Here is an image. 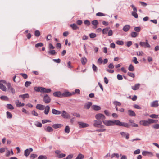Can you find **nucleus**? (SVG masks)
I'll use <instances>...</instances> for the list:
<instances>
[{"instance_id":"nucleus-1","label":"nucleus","mask_w":159,"mask_h":159,"mask_svg":"<svg viewBox=\"0 0 159 159\" xmlns=\"http://www.w3.org/2000/svg\"><path fill=\"white\" fill-rule=\"evenodd\" d=\"M116 120H104L102 121L103 124L106 126H113L116 125Z\"/></svg>"},{"instance_id":"nucleus-2","label":"nucleus","mask_w":159,"mask_h":159,"mask_svg":"<svg viewBox=\"0 0 159 159\" xmlns=\"http://www.w3.org/2000/svg\"><path fill=\"white\" fill-rule=\"evenodd\" d=\"M41 96L43 98V101L46 104H48L51 102L50 97L47 94H42Z\"/></svg>"},{"instance_id":"nucleus-3","label":"nucleus","mask_w":159,"mask_h":159,"mask_svg":"<svg viewBox=\"0 0 159 159\" xmlns=\"http://www.w3.org/2000/svg\"><path fill=\"white\" fill-rule=\"evenodd\" d=\"M116 125L119 126L124 127L126 128H129L130 125L128 124L127 123L124 122H121L119 120H116Z\"/></svg>"},{"instance_id":"nucleus-4","label":"nucleus","mask_w":159,"mask_h":159,"mask_svg":"<svg viewBox=\"0 0 159 159\" xmlns=\"http://www.w3.org/2000/svg\"><path fill=\"white\" fill-rule=\"evenodd\" d=\"M6 86L7 88V91L12 94H14L15 93L16 91L15 89L11 86V84L10 83H7L6 84Z\"/></svg>"},{"instance_id":"nucleus-5","label":"nucleus","mask_w":159,"mask_h":159,"mask_svg":"<svg viewBox=\"0 0 159 159\" xmlns=\"http://www.w3.org/2000/svg\"><path fill=\"white\" fill-rule=\"evenodd\" d=\"M139 45L142 47L144 48H150L151 47L150 45L148 43V40H146L145 42H140Z\"/></svg>"},{"instance_id":"nucleus-6","label":"nucleus","mask_w":159,"mask_h":159,"mask_svg":"<svg viewBox=\"0 0 159 159\" xmlns=\"http://www.w3.org/2000/svg\"><path fill=\"white\" fill-rule=\"evenodd\" d=\"M102 122L101 120H94L93 125L96 127L102 128L104 127L103 125H102Z\"/></svg>"},{"instance_id":"nucleus-7","label":"nucleus","mask_w":159,"mask_h":159,"mask_svg":"<svg viewBox=\"0 0 159 159\" xmlns=\"http://www.w3.org/2000/svg\"><path fill=\"white\" fill-rule=\"evenodd\" d=\"M61 152V151L59 150H57L55 151V153L57 155V157L59 158H63L66 156V154H60Z\"/></svg>"},{"instance_id":"nucleus-8","label":"nucleus","mask_w":159,"mask_h":159,"mask_svg":"<svg viewBox=\"0 0 159 159\" xmlns=\"http://www.w3.org/2000/svg\"><path fill=\"white\" fill-rule=\"evenodd\" d=\"M95 117L97 120L102 119L104 120L106 118L105 116L101 113H99L95 116Z\"/></svg>"},{"instance_id":"nucleus-9","label":"nucleus","mask_w":159,"mask_h":159,"mask_svg":"<svg viewBox=\"0 0 159 159\" xmlns=\"http://www.w3.org/2000/svg\"><path fill=\"white\" fill-rule=\"evenodd\" d=\"M61 116L62 117L65 119H68L70 118V115L66 112L65 111H63L61 112Z\"/></svg>"},{"instance_id":"nucleus-10","label":"nucleus","mask_w":159,"mask_h":159,"mask_svg":"<svg viewBox=\"0 0 159 159\" xmlns=\"http://www.w3.org/2000/svg\"><path fill=\"white\" fill-rule=\"evenodd\" d=\"M120 134L121 135L122 137L125 138L126 139H128L129 138V134L128 133L122 132H120Z\"/></svg>"},{"instance_id":"nucleus-11","label":"nucleus","mask_w":159,"mask_h":159,"mask_svg":"<svg viewBox=\"0 0 159 159\" xmlns=\"http://www.w3.org/2000/svg\"><path fill=\"white\" fill-rule=\"evenodd\" d=\"M142 154L144 156L148 155L150 157H152L154 156V154L152 152L146 151H143L142 152Z\"/></svg>"},{"instance_id":"nucleus-12","label":"nucleus","mask_w":159,"mask_h":159,"mask_svg":"<svg viewBox=\"0 0 159 159\" xmlns=\"http://www.w3.org/2000/svg\"><path fill=\"white\" fill-rule=\"evenodd\" d=\"M33 150L32 148H30L25 150L24 152V155L26 157L28 156L30 153Z\"/></svg>"},{"instance_id":"nucleus-13","label":"nucleus","mask_w":159,"mask_h":159,"mask_svg":"<svg viewBox=\"0 0 159 159\" xmlns=\"http://www.w3.org/2000/svg\"><path fill=\"white\" fill-rule=\"evenodd\" d=\"M139 123L140 125L144 126H148L149 125L148 120H141Z\"/></svg>"},{"instance_id":"nucleus-14","label":"nucleus","mask_w":159,"mask_h":159,"mask_svg":"<svg viewBox=\"0 0 159 159\" xmlns=\"http://www.w3.org/2000/svg\"><path fill=\"white\" fill-rule=\"evenodd\" d=\"M159 106L158 101L156 100L153 101L151 103V106L153 107H156Z\"/></svg>"},{"instance_id":"nucleus-15","label":"nucleus","mask_w":159,"mask_h":159,"mask_svg":"<svg viewBox=\"0 0 159 159\" xmlns=\"http://www.w3.org/2000/svg\"><path fill=\"white\" fill-rule=\"evenodd\" d=\"M78 124L80 125V128L86 127L89 126V124H88L87 123L82 122H78Z\"/></svg>"},{"instance_id":"nucleus-16","label":"nucleus","mask_w":159,"mask_h":159,"mask_svg":"<svg viewBox=\"0 0 159 159\" xmlns=\"http://www.w3.org/2000/svg\"><path fill=\"white\" fill-rule=\"evenodd\" d=\"M53 95L54 96L60 98L62 97V94L60 91H57L53 93Z\"/></svg>"},{"instance_id":"nucleus-17","label":"nucleus","mask_w":159,"mask_h":159,"mask_svg":"<svg viewBox=\"0 0 159 159\" xmlns=\"http://www.w3.org/2000/svg\"><path fill=\"white\" fill-rule=\"evenodd\" d=\"M44 113L47 115L48 114L50 111V107L49 105L46 106L44 107Z\"/></svg>"},{"instance_id":"nucleus-18","label":"nucleus","mask_w":159,"mask_h":159,"mask_svg":"<svg viewBox=\"0 0 159 159\" xmlns=\"http://www.w3.org/2000/svg\"><path fill=\"white\" fill-rule=\"evenodd\" d=\"M52 114L54 115H59L61 114V112L58 110L54 109H52Z\"/></svg>"},{"instance_id":"nucleus-19","label":"nucleus","mask_w":159,"mask_h":159,"mask_svg":"<svg viewBox=\"0 0 159 159\" xmlns=\"http://www.w3.org/2000/svg\"><path fill=\"white\" fill-rule=\"evenodd\" d=\"M130 26L129 25H126L123 27V30L124 31L126 32L130 29Z\"/></svg>"},{"instance_id":"nucleus-20","label":"nucleus","mask_w":159,"mask_h":159,"mask_svg":"<svg viewBox=\"0 0 159 159\" xmlns=\"http://www.w3.org/2000/svg\"><path fill=\"white\" fill-rule=\"evenodd\" d=\"M51 91V89H47L42 87V93H49Z\"/></svg>"},{"instance_id":"nucleus-21","label":"nucleus","mask_w":159,"mask_h":159,"mask_svg":"<svg viewBox=\"0 0 159 159\" xmlns=\"http://www.w3.org/2000/svg\"><path fill=\"white\" fill-rule=\"evenodd\" d=\"M140 86V84L139 83H137L135 84L134 86L131 87L132 89L134 90H136L139 89Z\"/></svg>"},{"instance_id":"nucleus-22","label":"nucleus","mask_w":159,"mask_h":159,"mask_svg":"<svg viewBox=\"0 0 159 159\" xmlns=\"http://www.w3.org/2000/svg\"><path fill=\"white\" fill-rule=\"evenodd\" d=\"M92 103L91 102H89L86 103L84 105V108L87 109H89L92 106Z\"/></svg>"},{"instance_id":"nucleus-23","label":"nucleus","mask_w":159,"mask_h":159,"mask_svg":"<svg viewBox=\"0 0 159 159\" xmlns=\"http://www.w3.org/2000/svg\"><path fill=\"white\" fill-rule=\"evenodd\" d=\"M36 108L39 110H43L44 109V106L40 104H38L36 106Z\"/></svg>"},{"instance_id":"nucleus-24","label":"nucleus","mask_w":159,"mask_h":159,"mask_svg":"<svg viewBox=\"0 0 159 159\" xmlns=\"http://www.w3.org/2000/svg\"><path fill=\"white\" fill-rule=\"evenodd\" d=\"M15 103L16 106L17 107H22L25 105L24 103H21V102H20L19 100H16Z\"/></svg>"},{"instance_id":"nucleus-25","label":"nucleus","mask_w":159,"mask_h":159,"mask_svg":"<svg viewBox=\"0 0 159 159\" xmlns=\"http://www.w3.org/2000/svg\"><path fill=\"white\" fill-rule=\"evenodd\" d=\"M72 95V93H70L68 92H66L62 93V97H67L70 96Z\"/></svg>"},{"instance_id":"nucleus-26","label":"nucleus","mask_w":159,"mask_h":159,"mask_svg":"<svg viewBox=\"0 0 159 159\" xmlns=\"http://www.w3.org/2000/svg\"><path fill=\"white\" fill-rule=\"evenodd\" d=\"M19 97L23 99V100L25 99V98H29V95L28 93H25L23 95H20Z\"/></svg>"},{"instance_id":"nucleus-27","label":"nucleus","mask_w":159,"mask_h":159,"mask_svg":"<svg viewBox=\"0 0 159 159\" xmlns=\"http://www.w3.org/2000/svg\"><path fill=\"white\" fill-rule=\"evenodd\" d=\"M63 125L60 124H54L52 125V127L55 129L61 127Z\"/></svg>"},{"instance_id":"nucleus-28","label":"nucleus","mask_w":159,"mask_h":159,"mask_svg":"<svg viewBox=\"0 0 159 159\" xmlns=\"http://www.w3.org/2000/svg\"><path fill=\"white\" fill-rule=\"evenodd\" d=\"M128 113L129 115L131 116H136L135 113L132 110H129L128 111Z\"/></svg>"},{"instance_id":"nucleus-29","label":"nucleus","mask_w":159,"mask_h":159,"mask_svg":"<svg viewBox=\"0 0 159 159\" xmlns=\"http://www.w3.org/2000/svg\"><path fill=\"white\" fill-rule=\"evenodd\" d=\"M92 108L96 111H98L101 109V107L99 106L96 105H93L92 107Z\"/></svg>"},{"instance_id":"nucleus-30","label":"nucleus","mask_w":159,"mask_h":159,"mask_svg":"<svg viewBox=\"0 0 159 159\" xmlns=\"http://www.w3.org/2000/svg\"><path fill=\"white\" fill-rule=\"evenodd\" d=\"M149 125L150 124H152L157 123L158 120H153L151 119H148Z\"/></svg>"},{"instance_id":"nucleus-31","label":"nucleus","mask_w":159,"mask_h":159,"mask_svg":"<svg viewBox=\"0 0 159 159\" xmlns=\"http://www.w3.org/2000/svg\"><path fill=\"white\" fill-rule=\"evenodd\" d=\"M42 87H35L34 89V90L37 92H40L42 93Z\"/></svg>"},{"instance_id":"nucleus-32","label":"nucleus","mask_w":159,"mask_h":159,"mask_svg":"<svg viewBox=\"0 0 159 159\" xmlns=\"http://www.w3.org/2000/svg\"><path fill=\"white\" fill-rule=\"evenodd\" d=\"M0 89L4 91H6L7 90L6 87L2 83H0Z\"/></svg>"},{"instance_id":"nucleus-33","label":"nucleus","mask_w":159,"mask_h":159,"mask_svg":"<svg viewBox=\"0 0 159 159\" xmlns=\"http://www.w3.org/2000/svg\"><path fill=\"white\" fill-rule=\"evenodd\" d=\"M81 61L83 65H84L87 62V59L85 57H83L81 58Z\"/></svg>"},{"instance_id":"nucleus-34","label":"nucleus","mask_w":159,"mask_h":159,"mask_svg":"<svg viewBox=\"0 0 159 159\" xmlns=\"http://www.w3.org/2000/svg\"><path fill=\"white\" fill-rule=\"evenodd\" d=\"M130 35L132 37L135 38L137 36L138 34L136 32H132L131 33Z\"/></svg>"},{"instance_id":"nucleus-35","label":"nucleus","mask_w":159,"mask_h":159,"mask_svg":"<svg viewBox=\"0 0 159 159\" xmlns=\"http://www.w3.org/2000/svg\"><path fill=\"white\" fill-rule=\"evenodd\" d=\"M70 27L74 30H75L78 29L79 28L75 24H73L70 25Z\"/></svg>"},{"instance_id":"nucleus-36","label":"nucleus","mask_w":159,"mask_h":159,"mask_svg":"<svg viewBox=\"0 0 159 159\" xmlns=\"http://www.w3.org/2000/svg\"><path fill=\"white\" fill-rule=\"evenodd\" d=\"M45 130L48 132H52L53 131L52 128L50 126H48L45 129Z\"/></svg>"},{"instance_id":"nucleus-37","label":"nucleus","mask_w":159,"mask_h":159,"mask_svg":"<svg viewBox=\"0 0 159 159\" xmlns=\"http://www.w3.org/2000/svg\"><path fill=\"white\" fill-rule=\"evenodd\" d=\"M0 98L2 100L8 101L9 100L8 97L6 96H2L0 97Z\"/></svg>"},{"instance_id":"nucleus-38","label":"nucleus","mask_w":159,"mask_h":159,"mask_svg":"<svg viewBox=\"0 0 159 159\" xmlns=\"http://www.w3.org/2000/svg\"><path fill=\"white\" fill-rule=\"evenodd\" d=\"M7 117V118L11 119L12 117V114L9 112L7 111L6 112Z\"/></svg>"},{"instance_id":"nucleus-39","label":"nucleus","mask_w":159,"mask_h":159,"mask_svg":"<svg viewBox=\"0 0 159 159\" xmlns=\"http://www.w3.org/2000/svg\"><path fill=\"white\" fill-rule=\"evenodd\" d=\"M84 158V156L83 155L80 153L78 155L75 159H83Z\"/></svg>"},{"instance_id":"nucleus-40","label":"nucleus","mask_w":159,"mask_h":159,"mask_svg":"<svg viewBox=\"0 0 159 159\" xmlns=\"http://www.w3.org/2000/svg\"><path fill=\"white\" fill-rule=\"evenodd\" d=\"M128 70L129 71H133L134 70V69L133 65L131 64H130L129 67H128Z\"/></svg>"},{"instance_id":"nucleus-41","label":"nucleus","mask_w":159,"mask_h":159,"mask_svg":"<svg viewBox=\"0 0 159 159\" xmlns=\"http://www.w3.org/2000/svg\"><path fill=\"white\" fill-rule=\"evenodd\" d=\"M65 132L66 133H68L70 132V128L68 126H66L64 129Z\"/></svg>"},{"instance_id":"nucleus-42","label":"nucleus","mask_w":159,"mask_h":159,"mask_svg":"<svg viewBox=\"0 0 159 159\" xmlns=\"http://www.w3.org/2000/svg\"><path fill=\"white\" fill-rule=\"evenodd\" d=\"M6 107L7 108L11 110H13L14 109L13 106L10 104H7L6 105Z\"/></svg>"},{"instance_id":"nucleus-43","label":"nucleus","mask_w":159,"mask_h":159,"mask_svg":"<svg viewBox=\"0 0 159 159\" xmlns=\"http://www.w3.org/2000/svg\"><path fill=\"white\" fill-rule=\"evenodd\" d=\"M109 28H105L103 29L102 31V33L103 34H106L107 33V32L109 31Z\"/></svg>"},{"instance_id":"nucleus-44","label":"nucleus","mask_w":159,"mask_h":159,"mask_svg":"<svg viewBox=\"0 0 159 159\" xmlns=\"http://www.w3.org/2000/svg\"><path fill=\"white\" fill-rule=\"evenodd\" d=\"M47 158L46 156L41 155L38 157V159H47Z\"/></svg>"},{"instance_id":"nucleus-45","label":"nucleus","mask_w":159,"mask_h":159,"mask_svg":"<svg viewBox=\"0 0 159 159\" xmlns=\"http://www.w3.org/2000/svg\"><path fill=\"white\" fill-rule=\"evenodd\" d=\"M48 54H50L52 55H54L56 53L55 51L54 50H50L49 51H48Z\"/></svg>"},{"instance_id":"nucleus-46","label":"nucleus","mask_w":159,"mask_h":159,"mask_svg":"<svg viewBox=\"0 0 159 159\" xmlns=\"http://www.w3.org/2000/svg\"><path fill=\"white\" fill-rule=\"evenodd\" d=\"M98 24V21L96 20H93L92 22V24L94 26H96V27Z\"/></svg>"},{"instance_id":"nucleus-47","label":"nucleus","mask_w":159,"mask_h":159,"mask_svg":"<svg viewBox=\"0 0 159 159\" xmlns=\"http://www.w3.org/2000/svg\"><path fill=\"white\" fill-rule=\"evenodd\" d=\"M113 103L116 106H120L121 105V103L120 102L117 101H115Z\"/></svg>"},{"instance_id":"nucleus-48","label":"nucleus","mask_w":159,"mask_h":159,"mask_svg":"<svg viewBox=\"0 0 159 159\" xmlns=\"http://www.w3.org/2000/svg\"><path fill=\"white\" fill-rule=\"evenodd\" d=\"M34 34L36 36H39L40 35V32L38 30H36L34 32Z\"/></svg>"},{"instance_id":"nucleus-49","label":"nucleus","mask_w":159,"mask_h":159,"mask_svg":"<svg viewBox=\"0 0 159 159\" xmlns=\"http://www.w3.org/2000/svg\"><path fill=\"white\" fill-rule=\"evenodd\" d=\"M75 92H73L72 93V95L74 94L75 93H77L78 94H80V90L78 89H76L75 91Z\"/></svg>"},{"instance_id":"nucleus-50","label":"nucleus","mask_w":159,"mask_h":159,"mask_svg":"<svg viewBox=\"0 0 159 159\" xmlns=\"http://www.w3.org/2000/svg\"><path fill=\"white\" fill-rule=\"evenodd\" d=\"M134 30L137 32H139L140 31L141 28L140 27H136L134 28Z\"/></svg>"},{"instance_id":"nucleus-51","label":"nucleus","mask_w":159,"mask_h":159,"mask_svg":"<svg viewBox=\"0 0 159 159\" xmlns=\"http://www.w3.org/2000/svg\"><path fill=\"white\" fill-rule=\"evenodd\" d=\"M92 68L94 71L97 72V67L94 64L92 65Z\"/></svg>"},{"instance_id":"nucleus-52","label":"nucleus","mask_w":159,"mask_h":159,"mask_svg":"<svg viewBox=\"0 0 159 159\" xmlns=\"http://www.w3.org/2000/svg\"><path fill=\"white\" fill-rule=\"evenodd\" d=\"M35 125L37 126L38 127H41L42 126V124L39 122H36L35 123Z\"/></svg>"},{"instance_id":"nucleus-53","label":"nucleus","mask_w":159,"mask_h":159,"mask_svg":"<svg viewBox=\"0 0 159 159\" xmlns=\"http://www.w3.org/2000/svg\"><path fill=\"white\" fill-rule=\"evenodd\" d=\"M132 15L135 18H137L138 17V15L137 13V12H132Z\"/></svg>"},{"instance_id":"nucleus-54","label":"nucleus","mask_w":159,"mask_h":159,"mask_svg":"<svg viewBox=\"0 0 159 159\" xmlns=\"http://www.w3.org/2000/svg\"><path fill=\"white\" fill-rule=\"evenodd\" d=\"M116 43L118 45H122L124 44V42L122 41L118 40L116 42Z\"/></svg>"},{"instance_id":"nucleus-55","label":"nucleus","mask_w":159,"mask_h":159,"mask_svg":"<svg viewBox=\"0 0 159 159\" xmlns=\"http://www.w3.org/2000/svg\"><path fill=\"white\" fill-rule=\"evenodd\" d=\"M150 117L153 118H158V115L155 114H153L150 115Z\"/></svg>"},{"instance_id":"nucleus-56","label":"nucleus","mask_w":159,"mask_h":159,"mask_svg":"<svg viewBox=\"0 0 159 159\" xmlns=\"http://www.w3.org/2000/svg\"><path fill=\"white\" fill-rule=\"evenodd\" d=\"M96 15L98 16H105V14L101 12H98L96 13Z\"/></svg>"},{"instance_id":"nucleus-57","label":"nucleus","mask_w":159,"mask_h":159,"mask_svg":"<svg viewBox=\"0 0 159 159\" xmlns=\"http://www.w3.org/2000/svg\"><path fill=\"white\" fill-rule=\"evenodd\" d=\"M127 74L129 76L131 77L134 78L135 77L134 74L132 73H131L130 72H128L127 73Z\"/></svg>"},{"instance_id":"nucleus-58","label":"nucleus","mask_w":159,"mask_h":159,"mask_svg":"<svg viewBox=\"0 0 159 159\" xmlns=\"http://www.w3.org/2000/svg\"><path fill=\"white\" fill-rule=\"evenodd\" d=\"M31 84V82L30 81H26L25 83V86L26 87H28Z\"/></svg>"},{"instance_id":"nucleus-59","label":"nucleus","mask_w":159,"mask_h":159,"mask_svg":"<svg viewBox=\"0 0 159 159\" xmlns=\"http://www.w3.org/2000/svg\"><path fill=\"white\" fill-rule=\"evenodd\" d=\"M96 36V34L94 33H91L89 35V36L91 38H94Z\"/></svg>"},{"instance_id":"nucleus-60","label":"nucleus","mask_w":159,"mask_h":159,"mask_svg":"<svg viewBox=\"0 0 159 159\" xmlns=\"http://www.w3.org/2000/svg\"><path fill=\"white\" fill-rule=\"evenodd\" d=\"M133 61L135 64H137L139 63V62L137 60V58L135 57H133Z\"/></svg>"},{"instance_id":"nucleus-61","label":"nucleus","mask_w":159,"mask_h":159,"mask_svg":"<svg viewBox=\"0 0 159 159\" xmlns=\"http://www.w3.org/2000/svg\"><path fill=\"white\" fill-rule=\"evenodd\" d=\"M43 43H39L35 45V47L36 48H38L39 47H42L43 46Z\"/></svg>"},{"instance_id":"nucleus-62","label":"nucleus","mask_w":159,"mask_h":159,"mask_svg":"<svg viewBox=\"0 0 159 159\" xmlns=\"http://www.w3.org/2000/svg\"><path fill=\"white\" fill-rule=\"evenodd\" d=\"M152 127L154 129H159V124H156L155 125H153L152 126Z\"/></svg>"},{"instance_id":"nucleus-63","label":"nucleus","mask_w":159,"mask_h":159,"mask_svg":"<svg viewBox=\"0 0 159 159\" xmlns=\"http://www.w3.org/2000/svg\"><path fill=\"white\" fill-rule=\"evenodd\" d=\"M84 24L87 25V26H89L90 25V22L88 20H85L84 21Z\"/></svg>"},{"instance_id":"nucleus-64","label":"nucleus","mask_w":159,"mask_h":159,"mask_svg":"<svg viewBox=\"0 0 159 159\" xmlns=\"http://www.w3.org/2000/svg\"><path fill=\"white\" fill-rule=\"evenodd\" d=\"M143 54V52L142 51H139L137 52V55L138 56H142Z\"/></svg>"}]
</instances>
